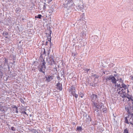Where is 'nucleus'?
I'll list each match as a JSON object with an SVG mask.
<instances>
[{
  "label": "nucleus",
  "instance_id": "nucleus-1",
  "mask_svg": "<svg viewBox=\"0 0 133 133\" xmlns=\"http://www.w3.org/2000/svg\"><path fill=\"white\" fill-rule=\"evenodd\" d=\"M117 91L118 92V94L123 98L127 97V93L129 91L128 89H123L121 88L120 89L119 88L117 89Z\"/></svg>",
  "mask_w": 133,
  "mask_h": 133
},
{
  "label": "nucleus",
  "instance_id": "nucleus-2",
  "mask_svg": "<svg viewBox=\"0 0 133 133\" xmlns=\"http://www.w3.org/2000/svg\"><path fill=\"white\" fill-rule=\"evenodd\" d=\"M64 5L65 7L67 8L68 9H70V8L75 5L73 0H69L68 3L64 4Z\"/></svg>",
  "mask_w": 133,
  "mask_h": 133
},
{
  "label": "nucleus",
  "instance_id": "nucleus-3",
  "mask_svg": "<svg viewBox=\"0 0 133 133\" xmlns=\"http://www.w3.org/2000/svg\"><path fill=\"white\" fill-rule=\"evenodd\" d=\"M90 98L93 104L96 106L95 103L96 102H97L98 100L97 95L95 94H93L90 96Z\"/></svg>",
  "mask_w": 133,
  "mask_h": 133
},
{
  "label": "nucleus",
  "instance_id": "nucleus-4",
  "mask_svg": "<svg viewBox=\"0 0 133 133\" xmlns=\"http://www.w3.org/2000/svg\"><path fill=\"white\" fill-rule=\"evenodd\" d=\"M69 90V92L74 96L76 98H77L78 97V95L75 93V87L73 86H72L70 88Z\"/></svg>",
  "mask_w": 133,
  "mask_h": 133
},
{
  "label": "nucleus",
  "instance_id": "nucleus-5",
  "mask_svg": "<svg viewBox=\"0 0 133 133\" xmlns=\"http://www.w3.org/2000/svg\"><path fill=\"white\" fill-rule=\"evenodd\" d=\"M46 64L44 60H43L42 61V65L39 68V70L41 72L44 73L45 72L44 71L45 70V64Z\"/></svg>",
  "mask_w": 133,
  "mask_h": 133
},
{
  "label": "nucleus",
  "instance_id": "nucleus-6",
  "mask_svg": "<svg viewBox=\"0 0 133 133\" xmlns=\"http://www.w3.org/2000/svg\"><path fill=\"white\" fill-rule=\"evenodd\" d=\"M105 79L107 81L111 80V82L113 84H116V79L113 76L111 75L107 77Z\"/></svg>",
  "mask_w": 133,
  "mask_h": 133
},
{
  "label": "nucleus",
  "instance_id": "nucleus-7",
  "mask_svg": "<svg viewBox=\"0 0 133 133\" xmlns=\"http://www.w3.org/2000/svg\"><path fill=\"white\" fill-rule=\"evenodd\" d=\"M47 60L49 65H51L54 64V59L52 57L47 58Z\"/></svg>",
  "mask_w": 133,
  "mask_h": 133
},
{
  "label": "nucleus",
  "instance_id": "nucleus-8",
  "mask_svg": "<svg viewBox=\"0 0 133 133\" xmlns=\"http://www.w3.org/2000/svg\"><path fill=\"white\" fill-rule=\"evenodd\" d=\"M96 106H95L94 104H93V105L96 107V108L98 109H101V108L102 105H101V104L100 103H97L96 102L95 103Z\"/></svg>",
  "mask_w": 133,
  "mask_h": 133
},
{
  "label": "nucleus",
  "instance_id": "nucleus-9",
  "mask_svg": "<svg viewBox=\"0 0 133 133\" xmlns=\"http://www.w3.org/2000/svg\"><path fill=\"white\" fill-rule=\"evenodd\" d=\"M57 88L60 90H62V84L58 82L57 84Z\"/></svg>",
  "mask_w": 133,
  "mask_h": 133
},
{
  "label": "nucleus",
  "instance_id": "nucleus-10",
  "mask_svg": "<svg viewBox=\"0 0 133 133\" xmlns=\"http://www.w3.org/2000/svg\"><path fill=\"white\" fill-rule=\"evenodd\" d=\"M53 76H49L48 77H46V80L48 82L50 81L53 79Z\"/></svg>",
  "mask_w": 133,
  "mask_h": 133
},
{
  "label": "nucleus",
  "instance_id": "nucleus-11",
  "mask_svg": "<svg viewBox=\"0 0 133 133\" xmlns=\"http://www.w3.org/2000/svg\"><path fill=\"white\" fill-rule=\"evenodd\" d=\"M82 130V129L81 127H77L76 129V131H81Z\"/></svg>",
  "mask_w": 133,
  "mask_h": 133
},
{
  "label": "nucleus",
  "instance_id": "nucleus-12",
  "mask_svg": "<svg viewBox=\"0 0 133 133\" xmlns=\"http://www.w3.org/2000/svg\"><path fill=\"white\" fill-rule=\"evenodd\" d=\"M120 88H121V89H128L126 85L124 84H122V87H119V88L120 89Z\"/></svg>",
  "mask_w": 133,
  "mask_h": 133
},
{
  "label": "nucleus",
  "instance_id": "nucleus-13",
  "mask_svg": "<svg viewBox=\"0 0 133 133\" xmlns=\"http://www.w3.org/2000/svg\"><path fill=\"white\" fill-rule=\"evenodd\" d=\"M80 36L81 37L85 36L86 34L84 31H83L82 32H81L80 34Z\"/></svg>",
  "mask_w": 133,
  "mask_h": 133
},
{
  "label": "nucleus",
  "instance_id": "nucleus-14",
  "mask_svg": "<svg viewBox=\"0 0 133 133\" xmlns=\"http://www.w3.org/2000/svg\"><path fill=\"white\" fill-rule=\"evenodd\" d=\"M130 123L131 124L133 125V118L131 117L129 119Z\"/></svg>",
  "mask_w": 133,
  "mask_h": 133
},
{
  "label": "nucleus",
  "instance_id": "nucleus-15",
  "mask_svg": "<svg viewBox=\"0 0 133 133\" xmlns=\"http://www.w3.org/2000/svg\"><path fill=\"white\" fill-rule=\"evenodd\" d=\"M84 8V6L83 5H81L80 4L79 5L78 7V9H83Z\"/></svg>",
  "mask_w": 133,
  "mask_h": 133
},
{
  "label": "nucleus",
  "instance_id": "nucleus-16",
  "mask_svg": "<svg viewBox=\"0 0 133 133\" xmlns=\"http://www.w3.org/2000/svg\"><path fill=\"white\" fill-rule=\"evenodd\" d=\"M124 133H129L128 129L126 128L124 130Z\"/></svg>",
  "mask_w": 133,
  "mask_h": 133
},
{
  "label": "nucleus",
  "instance_id": "nucleus-17",
  "mask_svg": "<svg viewBox=\"0 0 133 133\" xmlns=\"http://www.w3.org/2000/svg\"><path fill=\"white\" fill-rule=\"evenodd\" d=\"M3 106H2L0 104V110L3 111H4V109L3 108Z\"/></svg>",
  "mask_w": 133,
  "mask_h": 133
},
{
  "label": "nucleus",
  "instance_id": "nucleus-18",
  "mask_svg": "<svg viewBox=\"0 0 133 133\" xmlns=\"http://www.w3.org/2000/svg\"><path fill=\"white\" fill-rule=\"evenodd\" d=\"M125 123L127 124H129V122L128 121V120L127 119V117H125Z\"/></svg>",
  "mask_w": 133,
  "mask_h": 133
},
{
  "label": "nucleus",
  "instance_id": "nucleus-19",
  "mask_svg": "<svg viewBox=\"0 0 133 133\" xmlns=\"http://www.w3.org/2000/svg\"><path fill=\"white\" fill-rule=\"evenodd\" d=\"M14 108L15 109V111H16V112H17V113H18V111H17V108L16 106H14Z\"/></svg>",
  "mask_w": 133,
  "mask_h": 133
},
{
  "label": "nucleus",
  "instance_id": "nucleus-20",
  "mask_svg": "<svg viewBox=\"0 0 133 133\" xmlns=\"http://www.w3.org/2000/svg\"><path fill=\"white\" fill-rule=\"evenodd\" d=\"M41 16H41V15H38L37 17L36 16L35 17L36 18L37 17V18L40 19V18H41Z\"/></svg>",
  "mask_w": 133,
  "mask_h": 133
},
{
  "label": "nucleus",
  "instance_id": "nucleus-21",
  "mask_svg": "<svg viewBox=\"0 0 133 133\" xmlns=\"http://www.w3.org/2000/svg\"><path fill=\"white\" fill-rule=\"evenodd\" d=\"M79 96L80 97H81V98L83 97V93H82L81 92L80 94L79 93Z\"/></svg>",
  "mask_w": 133,
  "mask_h": 133
},
{
  "label": "nucleus",
  "instance_id": "nucleus-22",
  "mask_svg": "<svg viewBox=\"0 0 133 133\" xmlns=\"http://www.w3.org/2000/svg\"><path fill=\"white\" fill-rule=\"evenodd\" d=\"M11 129L12 131H15L16 130L15 128L13 127H11Z\"/></svg>",
  "mask_w": 133,
  "mask_h": 133
},
{
  "label": "nucleus",
  "instance_id": "nucleus-23",
  "mask_svg": "<svg viewBox=\"0 0 133 133\" xmlns=\"http://www.w3.org/2000/svg\"><path fill=\"white\" fill-rule=\"evenodd\" d=\"M94 76L95 78H98V76L97 75L94 74Z\"/></svg>",
  "mask_w": 133,
  "mask_h": 133
},
{
  "label": "nucleus",
  "instance_id": "nucleus-24",
  "mask_svg": "<svg viewBox=\"0 0 133 133\" xmlns=\"http://www.w3.org/2000/svg\"><path fill=\"white\" fill-rule=\"evenodd\" d=\"M131 79L133 80V76L131 75L130 76Z\"/></svg>",
  "mask_w": 133,
  "mask_h": 133
},
{
  "label": "nucleus",
  "instance_id": "nucleus-25",
  "mask_svg": "<svg viewBox=\"0 0 133 133\" xmlns=\"http://www.w3.org/2000/svg\"><path fill=\"white\" fill-rule=\"evenodd\" d=\"M4 36L5 35L6 36L8 35V34L7 32H5V33H4Z\"/></svg>",
  "mask_w": 133,
  "mask_h": 133
},
{
  "label": "nucleus",
  "instance_id": "nucleus-26",
  "mask_svg": "<svg viewBox=\"0 0 133 133\" xmlns=\"http://www.w3.org/2000/svg\"><path fill=\"white\" fill-rule=\"evenodd\" d=\"M117 87H118V88H119V87H121V85L120 84H118V86H117Z\"/></svg>",
  "mask_w": 133,
  "mask_h": 133
},
{
  "label": "nucleus",
  "instance_id": "nucleus-27",
  "mask_svg": "<svg viewBox=\"0 0 133 133\" xmlns=\"http://www.w3.org/2000/svg\"><path fill=\"white\" fill-rule=\"evenodd\" d=\"M2 72L1 71V70H0V75H1L2 74Z\"/></svg>",
  "mask_w": 133,
  "mask_h": 133
},
{
  "label": "nucleus",
  "instance_id": "nucleus-28",
  "mask_svg": "<svg viewBox=\"0 0 133 133\" xmlns=\"http://www.w3.org/2000/svg\"><path fill=\"white\" fill-rule=\"evenodd\" d=\"M34 133H39L37 131H35Z\"/></svg>",
  "mask_w": 133,
  "mask_h": 133
},
{
  "label": "nucleus",
  "instance_id": "nucleus-29",
  "mask_svg": "<svg viewBox=\"0 0 133 133\" xmlns=\"http://www.w3.org/2000/svg\"><path fill=\"white\" fill-rule=\"evenodd\" d=\"M51 38H50L49 39H48V41L50 42V43H51Z\"/></svg>",
  "mask_w": 133,
  "mask_h": 133
},
{
  "label": "nucleus",
  "instance_id": "nucleus-30",
  "mask_svg": "<svg viewBox=\"0 0 133 133\" xmlns=\"http://www.w3.org/2000/svg\"><path fill=\"white\" fill-rule=\"evenodd\" d=\"M75 55V54H74V53L72 54V56H74Z\"/></svg>",
  "mask_w": 133,
  "mask_h": 133
},
{
  "label": "nucleus",
  "instance_id": "nucleus-31",
  "mask_svg": "<svg viewBox=\"0 0 133 133\" xmlns=\"http://www.w3.org/2000/svg\"><path fill=\"white\" fill-rule=\"evenodd\" d=\"M83 17L84 16V13H83L82 14Z\"/></svg>",
  "mask_w": 133,
  "mask_h": 133
},
{
  "label": "nucleus",
  "instance_id": "nucleus-32",
  "mask_svg": "<svg viewBox=\"0 0 133 133\" xmlns=\"http://www.w3.org/2000/svg\"><path fill=\"white\" fill-rule=\"evenodd\" d=\"M5 62H6L7 61V59H5Z\"/></svg>",
  "mask_w": 133,
  "mask_h": 133
},
{
  "label": "nucleus",
  "instance_id": "nucleus-33",
  "mask_svg": "<svg viewBox=\"0 0 133 133\" xmlns=\"http://www.w3.org/2000/svg\"><path fill=\"white\" fill-rule=\"evenodd\" d=\"M52 31H50V35L51 34V33Z\"/></svg>",
  "mask_w": 133,
  "mask_h": 133
},
{
  "label": "nucleus",
  "instance_id": "nucleus-34",
  "mask_svg": "<svg viewBox=\"0 0 133 133\" xmlns=\"http://www.w3.org/2000/svg\"><path fill=\"white\" fill-rule=\"evenodd\" d=\"M131 117H133V114H132V116Z\"/></svg>",
  "mask_w": 133,
  "mask_h": 133
},
{
  "label": "nucleus",
  "instance_id": "nucleus-35",
  "mask_svg": "<svg viewBox=\"0 0 133 133\" xmlns=\"http://www.w3.org/2000/svg\"><path fill=\"white\" fill-rule=\"evenodd\" d=\"M24 112V113H25V114H26V112Z\"/></svg>",
  "mask_w": 133,
  "mask_h": 133
},
{
  "label": "nucleus",
  "instance_id": "nucleus-36",
  "mask_svg": "<svg viewBox=\"0 0 133 133\" xmlns=\"http://www.w3.org/2000/svg\"><path fill=\"white\" fill-rule=\"evenodd\" d=\"M89 69H87V70H88V71H89Z\"/></svg>",
  "mask_w": 133,
  "mask_h": 133
},
{
  "label": "nucleus",
  "instance_id": "nucleus-37",
  "mask_svg": "<svg viewBox=\"0 0 133 133\" xmlns=\"http://www.w3.org/2000/svg\"><path fill=\"white\" fill-rule=\"evenodd\" d=\"M51 45H52V44H51V43L50 44V46H51Z\"/></svg>",
  "mask_w": 133,
  "mask_h": 133
},
{
  "label": "nucleus",
  "instance_id": "nucleus-38",
  "mask_svg": "<svg viewBox=\"0 0 133 133\" xmlns=\"http://www.w3.org/2000/svg\"><path fill=\"white\" fill-rule=\"evenodd\" d=\"M51 45H52V44H51V43L50 44V46H51Z\"/></svg>",
  "mask_w": 133,
  "mask_h": 133
},
{
  "label": "nucleus",
  "instance_id": "nucleus-39",
  "mask_svg": "<svg viewBox=\"0 0 133 133\" xmlns=\"http://www.w3.org/2000/svg\"><path fill=\"white\" fill-rule=\"evenodd\" d=\"M51 45H52V44H51V43L50 44V46H51Z\"/></svg>",
  "mask_w": 133,
  "mask_h": 133
},
{
  "label": "nucleus",
  "instance_id": "nucleus-40",
  "mask_svg": "<svg viewBox=\"0 0 133 133\" xmlns=\"http://www.w3.org/2000/svg\"><path fill=\"white\" fill-rule=\"evenodd\" d=\"M5 37L6 38H7L8 37L7 36H5Z\"/></svg>",
  "mask_w": 133,
  "mask_h": 133
},
{
  "label": "nucleus",
  "instance_id": "nucleus-41",
  "mask_svg": "<svg viewBox=\"0 0 133 133\" xmlns=\"http://www.w3.org/2000/svg\"><path fill=\"white\" fill-rule=\"evenodd\" d=\"M47 43H48V42H46V44H47Z\"/></svg>",
  "mask_w": 133,
  "mask_h": 133
},
{
  "label": "nucleus",
  "instance_id": "nucleus-42",
  "mask_svg": "<svg viewBox=\"0 0 133 133\" xmlns=\"http://www.w3.org/2000/svg\"><path fill=\"white\" fill-rule=\"evenodd\" d=\"M86 71H87V72H88V70H87V69H86Z\"/></svg>",
  "mask_w": 133,
  "mask_h": 133
},
{
  "label": "nucleus",
  "instance_id": "nucleus-43",
  "mask_svg": "<svg viewBox=\"0 0 133 133\" xmlns=\"http://www.w3.org/2000/svg\"><path fill=\"white\" fill-rule=\"evenodd\" d=\"M44 7H45V5H44Z\"/></svg>",
  "mask_w": 133,
  "mask_h": 133
},
{
  "label": "nucleus",
  "instance_id": "nucleus-44",
  "mask_svg": "<svg viewBox=\"0 0 133 133\" xmlns=\"http://www.w3.org/2000/svg\"><path fill=\"white\" fill-rule=\"evenodd\" d=\"M132 88L133 89V86H132Z\"/></svg>",
  "mask_w": 133,
  "mask_h": 133
},
{
  "label": "nucleus",
  "instance_id": "nucleus-45",
  "mask_svg": "<svg viewBox=\"0 0 133 133\" xmlns=\"http://www.w3.org/2000/svg\"><path fill=\"white\" fill-rule=\"evenodd\" d=\"M105 112H106V111L105 110Z\"/></svg>",
  "mask_w": 133,
  "mask_h": 133
}]
</instances>
